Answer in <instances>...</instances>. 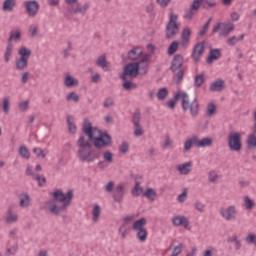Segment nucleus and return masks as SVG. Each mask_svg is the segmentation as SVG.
Here are the masks:
<instances>
[{"instance_id":"1","label":"nucleus","mask_w":256,"mask_h":256,"mask_svg":"<svg viewBox=\"0 0 256 256\" xmlns=\"http://www.w3.org/2000/svg\"><path fill=\"white\" fill-rule=\"evenodd\" d=\"M82 133L76 141V155L81 163H94L97 159H103L108 165L113 163V154L111 151H101L104 147L113 145L111 135L101 132L93 127L91 121L85 118L82 125Z\"/></svg>"},{"instance_id":"2","label":"nucleus","mask_w":256,"mask_h":256,"mask_svg":"<svg viewBox=\"0 0 256 256\" xmlns=\"http://www.w3.org/2000/svg\"><path fill=\"white\" fill-rule=\"evenodd\" d=\"M53 199L46 201L45 205L51 213L59 217L61 213L67 211L71 207V201H73V190H68L67 193H63V190L58 189L52 194Z\"/></svg>"},{"instance_id":"3","label":"nucleus","mask_w":256,"mask_h":256,"mask_svg":"<svg viewBox=\"0 0 256 256\" xmlns=\"http://www.w3.org/2000/svg\"><path fill=\"white\" fill-rule=\"evenodd\" d=\"M183 55L177 54L174 56L171 64V71L174 73V81L176 85H179L183 81L185 75V67L183 66Z\"/></svg>"},{"instance_id":"4","label":"nucleus","mask_w":256,"mask_h":256,"mask_svg":"<svg viewBox=\"0 0 256 256\" xmlns=\"http://www.w3.org/2000/svg\"><path fill=\"white\" fill-rule=\"evenodd\" d=\"M181 100H182V109L183 111H189L192 117H197L199 115V101L197 98H189V94L186 92H181Z\"/></svg>"},{"instance_id":"5","label":"nucleus","mask_w":256,"mask_h":256,"mask_svg":"<svg viewBox=\"0 0 256 256\" xmlns=\"http://www.w3.org/2000/svg\"><path fill=\"white\" fill-rule=\"evenodd\" d=\"M179 16L177 14H170L169 21L166 25V35L167 39H174L179 35L180 26L177 23Z\"/></svg>"},{"instance_id":"6","label":"nucleus","mask_w":256,"mask_h":256,"mask_svg":"<svg viewBox=\"0 0 256 256\" xmlns=\"http://www.w3.org/2000/svg\"><path fill=\"white\" fill-rule=\"evenodd\" d=\"M66 5H70L67 8L68 13H71L73 15H85L87 11L91 8V4L89 3H84L83 5L79 4V0H64Z\"/></svg>"},{"instance_id":"7","label":"nucleus","mask_w":256,"mask_h":256,"mask_svg":"<svg viewBox=\"0 0 256 256\" xmlns=\"http://www.w3.org/2000/svg\"><path fill=\"white\" fill-rule=\"evenodd\" d=\"M228 147L230 151H235L239 153L243 149V144L241 142L240 132H230L228 135Z\"/></svg>"},{"instance_id":"8","label":"nucleus","mask_w":256,"mask_h":256,"mask_svg":"<svg viewBox=\"0 0 256 256\" xmlns=\"http://www.w3.org/2000/svg\"><path fill=\"white\" fill-rule=\"evenodd\" d=\"M237 213V206L235 205L220 208V215L224 221H237Z\"/></svg>"},{"instance_id":"9","label":"nucleus","mask_w":256,"mask_h":256,"mask_svg":"<svg viewBox=\"0 0 256 256\" xmlns=\"http://www.w3.org/2000/svg\"><path fill=\"white\" fill-rule=\"evenodd\" d=\"M134 63L136 64L139 75H147L149 72V63H151V54L145 53L140 60Z\"/></svg>"},{"instance_id":"10","label":"nucleus","mask_w":256,"mask_h":256,"mask_svg":"<svg viewBox=\"0 0 256 256\" xmlns=\"http://www.w3.org/2000/svg\"><path fill=\"white\" fill-rule=\"evenodd\" d=\"M139 75V70L135 62L128 63L123 70V73L120 75V79L125 80L127 77L135 79Z\"/></svg>"},{"instance_id":"11","label":"nucleus","mask_w":256,"mask_h":256,"mask_svg":"<svg viewBox=\"0 0 256 256\" xmlns=\"http://www.w3.org/2000/svg\"><path fill=\"white\" fill-rule=\"evenodd\" d=\"M219 29H221V31L219 33L220 37H227L229 35V33H231V31H233V29H235V25L231 22L218 23L216 26H214V28L212 30V34L217 33V31H219Z\"/></svg>"},{"instance_id":"12","label":"nucleus","mask_w":256,"mask_h":256,"mask_svg":"<svg viewBox=\"0 0 256 256\" xmlns=\"http://www.w3.org/2000/svg\"><path fill=\"white\" fill-rule=\"evenodd\" d=\"M126 194H127V189L125 188V184L120 183L116 185L112 195L113 201L115 203H123V198L125 197Z\"/></svg>"},{"instance_id":"13","label":"nucleus","mask_w":256,"mask_h":256,"mask_svg":"<svg viewBox=\"0 0 256 256\" xmlns=\"http://www.w3.org/2000/svg\"><path fill=\"white\" fill-rule=\"evenodd\" d=\"M25 10L30 17H37L39 13V2L37 0H27L24 2Z\"/></svg>"},{"instance_id":"14","label":"nucleus","mask_w":256,"mask_h":256,"mask_svg":"<svg viewBox=\"0 0 256 256\" xmlns=\"http://www.w3.org/2000/svg\"><path fill=\"white\" fill-rule=\"evenodd\" d=\"M172 224L174 227H184L186 231H191V226L189 225V219L185 216L176 215L172 218Z\"/></svg>"},{"instance_id":"15","label":"nucleus","mask_w":256,"mask_h":256,"mask_svg":"<svg viewBox=\"0 0 256 256\" xmlns=\"http://www.w3.org/2000/svg\"><path fill=\"white\" fill-rule=\"evenodd\" d=\"M144 55L145 53H143V48H141L140 46H135L128 52L127 57L129 61L137 63L140 59H143Z\"/></svg>"},{"instance_id":"16","label":"nucleus","mask_w":256,"mask_h":256,"mask_svg":"<svg viewBox=\"0 0 256 256\" xmlns=\"http://www.w3.org/2000/svg\"><path fill=\"white\" fill-rule=\"evenodd\" d=\"M203 53H205V44L203 42L197 43L192 52V59L195 63H199L201 57H203Z\"/></svg>"},{"instance_id":"17","label":"nucleus","mask_w":256,"mask_h":256,"mask_svg":"<svg viewBox=\"0 0 256 256\" xmlns=\"http://www.w3.org/2000/svg\"><path fill=\"white\" fill-rule=\"evenodd\" d=\"M133 125L135 127L134 129V135L135 137H141L143 135V128L141 127L140 121H141V112H135L133 115Z\"/></svg>"},{"instance_id":"18","label":"nucleus","mask_w":256,"mask_h":256,"mask_svg":"<svg viewBox=\"0 0 256 256\" xmlns=\"http://www.w3.org/2000/svg\"><path fill=\"white\" fill-rule=\"evenodd\" d=\"M190 41H191V29L189 27H186L181 32L180 46H182L184 49H187V47H189Z\"/></svg>"},{"instance_id":"19","label":"nucleus","mask_w":256,"mask_h":256,"mask_svg":"<svg viewBox=\"0 0 256 256\" xmlns=\"http://www.w3.org/2000/svg\"><path fill=\"white\" fill-rule=\"evenodd\" d=\"M209 90L212 93H221L222 91H225V80L223 79L215 80L210 84Z\"/></svg>"},{"instance_id":"20","label":"nucleus","mask_w":256,"mask_h":256,"mask_svg":"<svg viewBox=\"0 0 256 256\" xmlns=\"http://www.w3.org/2000/svg\"><path fill=\"white\" fill-rule=\"evenodd\" d=\"M221 59V50L220 49H210L209 56L207 57L208 65H211L214 61Z\"/></svg>"},{"instance_id":"21","label":"nucleus","mask_w":256,"mask_h":256,"mask_svg":"<svg viewBox=\"0 0 256 256\" xmlns=\"http://www.w3.org/2000/svg\"><path fill=\"white\" fill-rule=\"evenodd\" d=\"M95 65L103 69V71H109V62L107 61V57L105 56V54L99 56L96 59Z\"/></svg>"},{"instance_id":"22","label":"nucleus","mask_w":256,"mask_h":256,"mask_svg":"<svg viewBox=\"0 0 256 256\" xmlns=\"http://www.w3.org/2000/svg\"><path fill=\"white\" fill-rule=\"evenodd\" d=\"M29 67V60L23 58H16L15 69L16 71H25Z\"/></svg>"},{"instance_id":"23","label":"nucleus","mask_w":256,"mask_h":256,"mask_svg":"<svg viewBox=\"0 0 256 256\" xmlns=\"http://www.w3.org/2000/svg\"><path fill=\"white\" fill-rule=\"evenodd\" d=\"M19 221V214L13 212L12 209H8L6 212V223L9 225L17 223Z\"/></svg>"},{"instance_id":"24","label":"nucleus","mask_w":256,"mask_h":256,"mask_svg":"<svg viewBox=\"0 0 256 256\" xmlns=\"http://www.w3.org/2000/svg\"><path fill=\"white\" fill-rule=\"evenodd\" d=\"M193 145L197 147V135L191 136L184 142V153H189Z\"/></svg>"},{"instance_id":"25","label":"nucleus","mask_w":256,"mask_h":256,"mask_svg":"<svg viewBox=\"0 0 256 256\" xmlns=\"http://www.w3.org/2000/svg\"><path fill=\"white\" fill-rule=\"evenodd\" d=\"M65 87H77L79 85V80L71 75H66L64 78Z\"/></svg>"},{"instance_id":"26","label":"nucleus","mask_w":256,"mask_h":256,"mask_svg":"<svg viewBox=\"0 0 256 256\" xmlns=\"http://www.w3.org/2000/svg\"><path fill=\"white\" fill-rule=\"evenodd\" d=\"M191 165V162L179 164L177 170L179 171L180 175H189L191 173Z\"/></svg>"},{"instance_id":"27","label":"nucleus","mask_w":256,"mask_h":256,"mask_svg":"<svg viewBox=\"0 0 256 256\" xmlns=\"http://www.w3.org/2000/svg\"><path fill=\"white\" fill-rule=\"evenodd\" d=\"M211 145H213L212 138L206 137V138H203L202 140H199V137L197 136L196 147L198 148L211 147Z\"/></svg>"},{"instance_id":"28","label":"nucleus","mask_w":256,"mask_h":256,"mask_svg":"<svg viewBox=\"0 0 256 256\" xmlns=\"http://www.w3.org/2000/svg\"><path fill=\"white\" fill-rule=\"evenodd\" d=\"M13 41L16 43L21 41V30H16L15 32L10 33V36L7 39V45H13Z\"/></svg>"},{"instance_id":"29","label":"nucleus","mask_w":256,"mask_h":256,"mask_svg":"<svg viewBox=\"0 0 256 256\" xmlns=\"http://www.w3.org/2000/svg\"><path fill=\"white\" fill-rule=\"evenodd\" d=\"M145 225H147V219L146 218H140L139 220L135 221L132 225L133 231H141L145 229Z\"/></svg>"},{"instance_id":"30","label":"nucleus","mask_w":256,"mask_h":256,"mask_svg":"<svg viewBox=\"0 0 256 256\" xmlns=\"http://www.w3.org/2000/svg\"><path fill=\"white\" fill-rule=\"evenodd\" d=\"M13 49L15 46L13 44H7L5 52H4V62L9 63L11 61V57L13 55Z\"/></svg>"},{"instance_id":"31","label":"nucleus","mask_w":256,"mask_h":256,"mask_svg":"<svg viewBox=\"0 0 256 256\" xmlns=\"http://www.w3.org/2000/svg\"><path fill=\"white\" fill-rule=\"evenodd\" d=\"M18 55L20 56L18 59H26L29 61V57H31V49L21 46L18 50Z\"/></svg>"},{"instance_id":"32","label":"nucleus","mask_w":256,"mask_h":256,"mask_svg":"<svg viewBox=\"0 0 256 256\" xmlns=\"http://www.w3.org/2000/svg\"><path fill=\"white\" fill-rule=\"evenodd\" d=\"M122 81H124L122 84L124 91H135V89H137V84L132 82L131 80H127L126 78Z\"/></svg>"},{"instance_id":"33","label":"nucleus","mask_w":256,"mask_h":256,"mask_svg":"<svg viewBox=\"0 0 256 256\" xmlns=\"http://www.w3.org/2000/svg\"><path fill=\"white\" fill-rule=\"evenodd\" d=\"M18 153L22 159H30L31 152H29V148L25 145H21L18 149Z\"/></svg>"},{"instance_id":"34","label":"nucleus","mask_w":256,"mask_h":256,"mask_svg":"<svg viewBox=\"0 0 256 256\" xmlns=\"http://www.w3.org/2000/svg\"><path fill=\"white\" fill-rule=\"evenodd\" d=\"M144 197H147L149 201H155L157 199V191L153 188H147L143 193Z\"/></svg>"},{"instance_id":"35","label":"nucleus","mask_w":256,"mask_h":256,"mask_svg":"<svg viewBox=\"0 0 256 256\" xmlns=\"http://www.w3.org/2000/svg\"><path fill=\"white\" fill-rule=\"evenodd\" d=\"M99 217H101V207L96 204L92 209V221L97 223V221H99Z\"/></svg>"},{"instance_id":"36","label":"nucleus","mask_w":256,"mask_h":256,"mask_svg":"<svg viewBox=\"0 0 256 256\" xmlns=\"http://www.w3.org/2000/svg\"><path fill=\"white\" fill-rule=\"evenodd\" d=\"M3 11L11 13L15 9V0H5L2 7Z\"/></svg>"},{"instance_id":"37","label":"nucleus","mask_w":256,"mask_h":256,"mask_svg":"<svg viewBox=\"0 0 256 256\" xmlns=\"http://www.w3.org/2000/svg\"><path fill=\"white\" fill-rule=\"evenodd\" d=\"M81 97L79 96V94H77V92L75 91H72V92H69L67 95H66V101H68V103H71V101L73 103H77L78 101H80Z\"/></svg>"},{"instance_id":"38","label":"nucleus","mask_w":256,"mask_h":256,"mask_svg":"<svg viewBox=\"0 0 256 256\" xmlns=\"http://www.w3.org/2000/svg\"><path fill=\"white\" fill-rule=\"evenodd\" d=\"M169 95V90L167 88H160L156 94L158 101H165Z\"/></svg>"},{"instance_id":"39","label":"nucleus","mask_w":256,"mask_h":256,"mask_svg":"<svg viewBox=\"0 0 256 256\" xmlns=\"http://www.w3.org/2000/svg\"><path fill=\"white\" fill-rule=\"evenodd\" d=\"M248 149H256V134H249L246 140Z\"/></svg>"},{"instance_id":"40","label":"nucleus","mask_w":256,"mask_h":256,"mask_svg":"<svg viewBox=\"0 0 256 256\" xmlns=\"http://www.w3.org/2000/svg\"><path fill=\"white\" fill-rule=\"evenodd\" d=\"M32 178L34 179V181H37L40 187H45V184L47 183V179L45 178V176L39 174H32Z\"/></svg>"},{"instance_id":"41","label":"nucleus","mask_w":256,"mask_h":256,"mask_svg":"<svg viewBox=\"0 0 256 256\" xmlns=\"http://www.w3.org/2000/svg\"><path fill=\"white\" fill-rule=\"evenodd\" d=\"M118 233L121 239H127V235H129V227H127V224H122L118 229Z\"/></svg>"},{"instance_id":"42","label":"nucleus","mask_w":256,"mask_h":256,"mask_svg":"<svg viewBox=\"0 0 256 256\" xmlns=\"http://www.w3.org/2000/svg\"><path fill=\"white\" fill-rule=\"evenodd\" d=\"M181 99V92H178L175 94L174 99H170L167 102V106L169 107V109H175V105H177V101H179Z\"/></svg>"},{"instance_id":"43","label":"nucleus","mask_w":256,"mask_h":256,"mask_svg":"<svg viewBox=\"0 0 256 256\" xmlns=\"http://www.w3.org/2000/svg\"><path fill=\"white\" fill-rule=\"evenodd\" d=\"M11 109V101L9 98H4L2 102V111L5 115H9V110Z\"/></svg>"},{"instance_id":"44","label":"nucleus","mask_w":256,"mask_h":256,"mask_svg":"<svg viewBox=\"0 0 256 256\" xmlns=\"http://www.w3.org/2000/svg\"><path fill=\"white\" fill-rule=\"evenodd\" d=\"M136 236L141 243H145L147 241V229L138 230Z\"/></svg>"},{"instance_id":"45","label":"nucleus","mask_w":256,"mask_h":256,"mask_svg":"<svg viewBox=\"0 0 256 256\" xmlns=\"http://www.w3.org/2000/svg\"><path fill=\"white\" fill-rule=\"evenodd\" d=\"M72 51H73V42L68 41L67 47L62 52L64 59H67V57H70Z\"/></svg>"},{"instance_id":"46","label":"nucleus","mask_w":256,"mask_h":256,"mask_svg":"<svg viewBox=\"0 0 256 256\" xmlns=\"http://www.w3.org/2000/svg\"><path fill=\"white\" fill-rule=\"evenodd\" d=\"M244 206L247 211H251L255 207V202L249 196H244Z\"/></svg>"},{"instance_id":"47","label":"nucleus","mask_w":256,"mask_h":256,"mask_svg":"<svg viewBox=\"0 0 256 256\" xmlns=\"http://www.w3.org/2000/svg\"><path fill=\"white\" fill-rule=\"evenodd\" d=\"M143 193V188L140 182H136L134 188L132 189L133 197H139Z\"/></svg>"},{"instance_id":"48","label":"nucleus","mask_w":256,"mask_h":256,"mask_svg":"<svg viewBox=\"0 0 256 256\" xmlns=\"http://www.w3.org/2000/svg\"><path fill=\"white\" fill-rule=\"evenodd\" d=\"M179 45H181V42L179 43L178 41H173L168 48V55H173L174 53H177Z\"/></svg>"},{"instance_id":"49","label":"nucleus","mask_w":256,"mask_h":256,"mask_svg":"<svg viewBox=\"0 0 256 256\" xmlns=\"http://www.w3.org/2000/svg\"><path fill=\"white\" fill-rule=\"evenodd\" d=\"M67 124H68L69 133H72V134L77 133V126L73 122V117L69 116L67 118Z\"/></svg>"},{"instance_id":"50","label":"nucleus","mask_w":256,"mask_h":256,"mask_svg":"<svg viewBox=\"0 0 256 256\" xmlns=\"http://www.w3.org/2000/svg\"><path fill=\"white\" fill-rule=\"evenodd\" d=\"M30 198L27 194L20 195V206L21 207H29Z\"/></svg>"},{"instance_id":"51","label":"nucleus","mask_w":256,"mask_h":256,"mask_svg":"<svg viewBox=\"0 0 256 256\" xmlns=\"http://www.w3.org/2000/svg\"><path fill=\"white\" fill-rule=\"evenodd\" d=\"M28 31L31 37H37V35H39V26L37 24H31Z\"/></svg>"},{"instance_id":"52","label":"nucleus","mask_w":256,"mask_h":256,"mask_svg":"<svg viewBox=\"0 0 256 256\" xmlns=\"http://www.w3.org/2000/svg\"><path fill=\"white\" fill-rule=\"evenodd\" d=\"M216 109L217 107L215 106V104L209 103L206 108V114L208 115V117H213V115H215Z\"/></svg>"},{"instance_id":"53","label":"nucleus","mask_w":256,"mask_h":256,"mask_svg":"<svg viewBox=\"0 0 256 256\" xmlns=\"http://www.w3.org/2000/svg\"><path fill=\"white\" fill-rule=\"evenodd\" d=\"M217 179H219V175H217V172L215 170L210 171L208 174L209 183H217Z\"/></svg>"},{"instance_id":"54","label":"nucleus","mask_w":256,"mask_h":256,"mask_svg":"<svg viewBox=\"0 0 256 256\" xmlns=\"http://www.w3.org/2000/svg\"><path fill=\"white\" fill-rule=\"evenodd\" d=\"M171 147H173V140L171 139V137H169V135H166L162 148L163 149H171Z\"/></svg>"},{"instance_id":"55","label":"nucleus","mask_w":256,"mask_h":256,"mask_svg":"<svg viewBox=\"0 0 256 256\" xmlns=\"http://www.w3.org/2000/svg\"><path fill=\"white\" fill-rule=\"evenodd\" d=\"M246 243H248V245L254 244L256 247V234L254 233H249L246 238H245Z\"/></svg>"},{"instance_id":"56","label":"nucleus","mask_w":256,"mask_h":256,"mask_svg":"<svg viewBox=\"0 0 256 256\" xmlns=\"http://www.w3.org/2000/svg\"><path fill=\"white\" fill-rule=\"evenodd\" d=\"M217 254V248L209 246L204 252L203 256H214Z\"/></svg>"},{"instance_id":"57","label":"nucleus","mask_w":256,"mask_h":256,"mask_svg":"<svg viewBox=\"0 0 256 256\" xmlns=\"http://www.w3.org/2000/svg\"><path fill=\"white\" fill-rule=\"evenodd\" d=\"M183 251V243H179L177 246L173 248L171 256H179Z\"/></svg>"},{"instance_id":"58","label":"nucleus","mask_w":256,"mask_h":256,"mask_svg":"<svg viewBox=\"0 0 256 256\" xmlns=\"http://www.w3.org/2000/svg\"><path fill=\"white\" fill-rule=\"evenodd\" d=\"M194 208L198 213H205V204L201 201H197L194 203Z\"/></svg>"},{"instance_id":"59","label":"nucleus","mask_w":256,"mask_h":256,"mask_svg":"<svg viewBox=\"0 0 256 256\" xmlns=\"http://www.w3.org/2000/svg\"><path fill=\"white\" fill-rule=\"evenodd\" d=\"M115 105V100L111 97H108L104 100L103 107L104 109H109V107H113Z\"/></svg>"},{"instance_id":"60","label":"nucleus","mask_w":256,"mask_h":256,"mask_svg":"<svg viewBox=\"0 0 256 256\" xmlns=\"http://www.w3.org/2000/svg\"><path fill=\"white\" fill-rule=\"evenodd\" d=\"M104 191L106 193H113L115 191V182L110 181L104 186Z\"/></svg>"},{"instance_id":"61","label":"nucleus","mask_w":256,"mask_h":256,"mask_svg":"<svg viewBox=\"0 0 256 256\" xmlns=\"http://www.w3.org/2000/svg\"><path fill=\"white\" fill-rule=\"evenodd\" d=\"M119 151H120V153H123V155H125V153H128L129 152V143L122 142L119 146Z\"/></svg>"},{"instance_id":"62","label":"nucleus","mask_w":256,"mask_h":256,"mask_svg":"<svg viewBox=\"0 0 256 256\" xmlns=\"http://www.w3.org/2000/svg\"><path fill=\"white\" fill-rule=\"evenodd\" d=\"M205 83V77L203 75H197L195 77V85L196 87H201Z\"/></svg>"},{"instance_id":"63","label":"nucleus","mask_w":256,"mask_h":256,"mask_svg":"<svg viewBox=\"0 0 256 256\" xmlns=\"http://www.w3.org/2000/svg\"><path fill=\"white\" fill-rule=\"evenodd\" d=\"M30 73L29 71H25L22 73L20 82L22 83V85H26V83L29 81V77H30Z\"/></svg>"},{"instance_id":"64","label":"nucleus","mask_w":256,"mask_h":256,"mask_svg":"<svg viewBox=\"0 0 256 256\" xmlns=\"http://www.w3.org/2000/svg\"><path fill=\"white\" fill-rule=\"evenodd\" d=\"M33 153H35L37 157H42V159L46 157L45 151L41 148H33Z\"/></svg>"}]
</instances>
